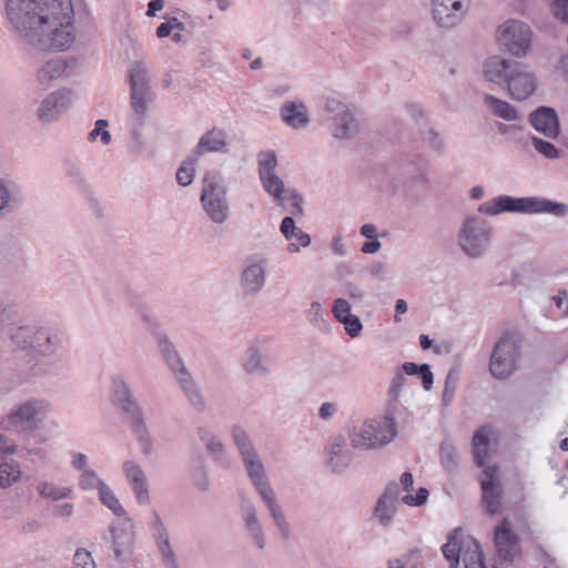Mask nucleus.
Masks as SVG:
<instances>
[{"label": "nucleus", "instance_id": "4d7b16f0", "mask_svg": "<svg viewBox=\"0 0 568 568\" xmlns=\"http://www.w3.org/2000/svg\"><path fill=\"white\" fill-rule=\"evenodd\" d=\"M184 395L187 398V402L190 403V405L195 410L202 413L206 409L207 404L200 390L199 385L191 388V390L185 392Z\"/></svg>", "mask_w": 568, "mask_h": 568}, {"label": "nucleus", "instance_id": "3c124183", "mask_svg": "<svg viewBox=\"0 0 568 568\" xmlns=\"http://www.w3.org/2000/svg\"><path fill=\"white\" fill-rule=\"evenodd\" d=\"M305 314L307 321L315 327L323 328L327 326L326 314L320 302H312Z\"/></svg>", "mask_w": 568, "mask_h": 568}, {"label": "nucleus", "instance_id": "5fc2aeb1", "mask_svg": "<svg viewBox=\"0 0 568 568\" xmlns=\"http://www.w3.org/2000/svg\"><path fill=\"white\" fill-rule=\"evenodd\" d=\"M109 122L104 119H100L95 122V128L89 133V140L95 141L98 138L101 139L104 145H108L111 141V134L108 131Z\"/></svg>", "mask_w": 568, "mask_h": 568}, {"label": "nucleus", "instance_id": "37998d69", "mask_svg": "<svg viewBox=\"0 0 568 568\" xmlns=\"http://www.w3.org/2000/svg\"><path fill=\"white\" fill-rule=\"evenodd\" d=\"M19 202L17 190L0 179V215L13 211Z\"/></svg>", "mask_w": 568, "mask_h": 568}, {"label": "nucleus", "instance_id": "13d9d810", "mask_svg": "<svg viewBox=\"0 0 568 568\" xmlns=\"http://www.w3.org/2000/svg\"><path fill=\"white\" fill-rule=\"evenodd\" d=\"M184 395L187 398V402L190 403V405L195 410L202 413L206 409L207 404L200 390L199 385L191 388V390L185 392Z\"/></svg>", "mask_w": 568, "mask_h": 568}, {"label": "nucleus", "instance_id": "680f3d73", "mask_svg": "<svg viewBox=\"0 0 568 568\" xmlns=\"http://www.w3.org/2000/svg\"><path fill=\"white\" fill-rule=\"evenodd\" d=\"M332 313L338 322L352 315L349 302L343 297L335 298L332 305Z\"/></svg>", "mask_w": 568, "mask_h": 568}, {"label": "nucleus", "instance_id": "09e8293b", "mask_svg": "<svg viewBox=\"0 0 568 568\" xmlns=\"http://www.w3.org/2000/svg\"><path fill=\"white\" fill-rule=\"evenodd\" d=\"M423 141L435 152L443 153L445 150V139L436 129L427 126L422 131Z\"/></svg>", "mask_w": 568, "mask_h": 568}, {"label": "nucleus", "instance_id": "9b49d317", "mask_svg": "<svg viewBox=\"0 0 568 568\" xmlns=\"http://www.w3.org/2000/svg\"><path fill=\"white\" fill-rule=\"evenodd\" d=\"M323 116L328 122V130L337 140L354 138L359 131V123L351 108L342 100L327 98L324 101Z\"/></svg>", "mask_w": 568, "mask_h": 568}, {"label": "nucleus", "instance_id": "39448f33", "mask_svg": "<svg viewBox=\"0 0 568 568\" xmlns=\"http://www.w3.org/2000/svg\"><path fill=\"white\" fill-rule=\"evenodd\" d=\"M111 400L126 416L143 456L150 457L154 452V444L144 418L143 408L135 398L129 383L122 376H114L112 379Z\"/></svg>", "mask_w": 568, "mask_h": 568}, {"label": "nucleus", "instance_id": "0eeeda50", "mask_svg": "<svg viewBox=\"0 0 568 568\" xmlns=\"http://www.w3.org/2000/svg\"><path fill=\"white\" fill-rule=\"evenodd\" d=\"M442 552L453 568H458L460 561L464 568H489L478 540L462 528L448 534Z\"/></svg>", "mask_w": 568, "mask_h": 568}, {"label": "nucleus", "instance_id": "2f4dec72", "mask_svg": "<svg viewBox=\"0 0 568 568\" xmlns=\"http://www.w3.org/2000/svg\"><path fill=\"white\" fill-rule=\"evenodd\" d=\"M211 459L204 454H192L191 457V478L200 491L210 489V465Z\"/></svg>", "mask_w": 568, "mask_h": 568}, {"label": "nucleus", "instance_id": "423d86ee", "mask_svg": "<svg viewBox=\"0 0 568 568\" xmlns=\"http://www.w3.org/2000/svg\"><path fill=\"white\" fill-rule=\"evenodd\" d=\"M396 436L397 424L389 415L366 419L354 425L348 433L351 447L359 452L381 449L392 443Z\"/></svg>", "mask_w": 568, "mask_h": 568}, {"label": "nucleus", "instance_id": "bf43d9fd", "mask_svg": "<svg viewBox=\"0 0 568 568\" xmlns=\"http://www.w3.org/2000/svg\"><path fill=\"white\" fill-rule=\"evenodd\" d=\"M549 10L555 19L568 24V0H552Z\"/></svg>", "mask_w": 568, "mask_h": 568}, {"label": "nucleus", "instance_id": "6ab92c4d", "mask_svg": "<svg viewBox=\"0 0 568 568\" xmlns=\"http://www.w3.org/2000/svg\"><path fill=\"white\" fill-rule=\"evenodd\" d=\"M109 531L114 556L120 559L130 554L135 540V526L132 518L128 515L119 517L110 525Z\"/></svg>", "mask_w": 568, "mask_h": 568}, {"label": "nucleus", "instance_id": "052dcab7", "mask_svg": "<svg viewBox=\"0 0 568 568\" xmlns=\"http://www.w3.org/2000/svg\"><path fill=\"white\" fill-rule=\"evenodd\" d=\"M442 462L446 468H453L457 463V449L450 443H443L440 446Z\"/></svg>", "mask_w": 568, "mask_h": 568}, {"label": "nucleus", "instance_id": "c756f323", "mask_svg": "<svg viewBox=\"0 0 568 568\" xmlns=\"http://www.w3.org/2000/svg\"><path fill=\"white\" fill-rule=\"evenodd\" d=\"M530 123L538 132L547 138H557L560 132L558 116L550 108H539L530 114Z\"/></svg>", "mask_w": 568, "mask_h": 568}, {"label": "nucleus", "instance_id": "4468645a", "mask_svg": "<svg viewBox=\"0 0 568 568\" xmlns=\"http://www.w3.org/2000/svg\"><path fill=\"white\" fill-rule=\"evenodd\" d=\"M496 38L510 54L523 58L530 51L532 31L526 22L510 19L498 27Z\"/></svg>", "mask_w": 568, "mask_h": 568}, {"label": "nucleus", "instance_id": "aec40b11", "mask_svg": "<svg viewBox=\"0 0 568 568\" xmlns=\"http://www.w3.org/2000/svg\"><path fill=\"white\" fill-rule=\"evenodd\" d=\"M77 61L67 57H54L43 62L37 70L36 80L43 89H49L53 82L70 75Z\"/></svg>", "mask_w": 568, "mask_h": 568}, {"label": "nucleus", "instance_id": "e2e57ef3", "mask_svg": "<svg viewBox=\"0 0 568 568\" xmlns=\"http://www.w3.org/2000/svg\"><path fill=\"white\" fill-rule=\"evenodd\" d=\"M344 325V328L348 336L351 337H357L361 332L363 331V324L358 316L356 315H349L342 321H339Z\"/></svg>", "mask_w": 568, "mask_h": 568}, {"label": "nucleus", "instance_id": "0e129e2a", "mask_svg": "<svg viewBox=\"0 0 568 568\" xmlns=\"http://www.w3.org/2000/svg\"><path fill=\"white\" fill-rule=\"evenodd\" d=\"M73 568H97L91 554L85 549H78L73 556Z\"/></svg>", "mask_w": 568, "mask_h": 568}, {"label": "nucleus", "instance_id": "b1692460", "mask_svg": "<svg viewBox=\"0 0 568 568\" xmlns=\"http://www.w3.org/2000/svg\"><path fill=\"white\" fill-rule=\"evenodd\" d=\"M240 514L245 534L258 549H263L266 545V539L256 506L248 498H243L240 505Z\"/></svg>", "mask_w": 568, "mask_h": 568}, {"label": "nucleus", "instance_id": "58836bf2", "mask_svg": "<svg viewBox=\"0 0 568 568\" xmlns=\"http://www.w3.org/2000/svg\"><path fill=\"white\" fill-rule=\"evenodd\" d=\"M399 371L404 375L413 376L417 375L420 377L425 390H430L434 384V375L428 364L417 365L413 362H405Z\"/></svg>", "mask_w": 568, "mask_h": 568}, {"label": "nucleus", "instance_id": "412c9836", "mask_svg": "<svg viewBox=\"0 0 568 568\" xmlns=\"http://www.w3.org/2000/svg\"><path fill=\"white\" fill-rule=\"evenodd\" d=\"M122 471L138 504L149 505L151 503L149 480L142 466L133 459H126L122 464Z\"/></svg>", "mask_w": 568, "mask_h": 568}, {"label": "nucleus", "instance_id": "f8f14e48", "mask_svg": "<svg viewBox=\"0 0 568 568\" xmlns=\"http://www.w3.org/2000/svg\"><path fill=\"white\" fill-rule=\"evenodd\" d=\"M519 339L514 334L504 335L495 345L489 361V372L498 379L509 377L519 366Z\"/></svg>", "mask_w": 568, "mask_h": 568}, {"label": "nucleus", "instance_id": "bb28decb", "mask_svg": "<svg viewBox=\"0 0 568 568\" xmlns=\"http://www.w3.org/2000/svg\"><path fill=\"white\" fill-rule=\"evenodd\" d=\"M497 475V467H487L485 468L483 476L480 478L483 490V505L485 509L491 515L497 514L500 506Z\"/></svg>", "mask_w": 568, "mask_h": 568}, {"label": "nucleus", "instance_id": "cd10ccee", "mask_svg": "<svg viewBox=\"0 0 568 568\" xmlns=\"http://www.w3.org/2000/svg\"><path fill=\"white\" fill-rule=\"evenodd\" d=\"M211 151H213V138L209 132L202 136L193 155L186 159L179 168L176 172V181L180 185L187 186L192 183L199 156Z\"/></svg>", "mask_w": 568, "mask_h": 568}, {"label": "nucleus", "instance_id": "f3484780", "mask_svg": "<svg viewBox=\"0 0 568 568\" xmlns=\"http://www.w3.org/2000/svg\"><path fill=\"white\" fill-rule=\"evenodd\" d=\"M267 280V263L264 258L250 257L240 275V287L245 296H256Z\"/></svg>", "mask_w": 568, "mask_h": 568}, {"label": "nucleus", "instance_id": "473e14b6", "mask_svg": "<svg viewBox=\"0 0 568 568\" xmlns=\"http://www.w3.org/2000/svg\"><path fill=\"white\" fill-rule=\"evenodd\" d=\"M20 464L7 456L0 458V488H9L21 480Z\"/></svg>", "mask_w": 568, "mask_h": 568}, {"label": "nucleus", "instance_id": "f257e3e1", "mask_svg": "<svg viewBox=\"0 0 568 568\" xmlns=\"http://www.w3.org/2000/svg\"><path fill=\"white\" fill-rule=\"evenodd\" d=\"M7 19L19 41L41 52H62L77 39L72 0H6Z\"/></svg>", "mask_w": 568, "mask_h": 568}, {"label": "nucleus", "instance_id": "ea45409f", "mask_svg": "<svg viewBox=\"0 0 568 568\" xmlns=\"http://www.w3.org/2000/svg\"><path fill=\"white\" fill-rule=\"evenodd\" d=\"M37 491L41 497L54 501L71 498L73 495L72 487H61L49 481H40L37 485Z\"/></svg>", "mask_w": 568, "mask_h": 568}, {"label": "nucleus", "instance_id": "a878e982", "mask_svg": "<svg viewBox=\"0 0 568 568\" xmlns=\"http://www.w3.org/2000/svg\"><path fill=\"white\" fill-rule=\"evenodd\" d=\"M353 462V453L346 447L345 440L337 437L326 448V466L335 474L345 473Z\"/></svg>", "mask_w": 568, "mask_h": 568}, {"label": "nucleus", "instance_id": "5701e85b", "mask_svg": "<svg viewBox=\"0 0 568 568\" xmlns=\"http://www.w3.org/2000/svg\"><path fill=\"white\" fill-rule=\"evenodd\" d=\"M152 535L156 544L158 551L165 568H179L174 549L171 545L169 531L156 511L152 513L150 523Z\"/></svg>", "mask_w": 568, "mask_h": 568}, {"label": "nucleus", "instance_id": "864d4df0", "mask_svg": "<svg viewBox=\"0 0 568 568\" xmlns=\"http://www.w3.org/2000/svg\"><path fill=\"white\" fill-rule=\"evenodd\" d=\"M201 203L210 217H213V182L207 173L203 179V190L201 193Z\"/></svg>", "mask_w": 568, "mask_h": 568}, {"label": "nucleus", "instance_id": "2eb2a0df", "mask_svg": "<svg viewBox=\"0 0 568 568\" xmlns=\"http://www.w3.org/2000/svg\"><path fill=\"white\" fill-rule=\"evenodd\" d=\"M507 90L517 101H525L538 89L539 80L534 70L524 63L516 62L507 75Z\"/></svg>", "mask_w": 568, "mask_h": 568}, {"label": "nucleus", "instance_id": "20e7f679", "mask_svg": "<svg viewBox=\"0 0 568 568\" xmlns=\"http://www.w3.org/2000/svg\"><path fill=\"white\" fill-rule=\"evenodd\" d=\"M278 159L274 150H262L256 155V171L263 191L278 206L288 202L292 213L302 215L304 213V197L296 190L287 187L278 174Z\"/></svg>", "mask_w": 568, "mask_h": 568}, {"label": "nucleus", "instance_id": "c9c22d12", "mask_svg": "<svg viewBox=\"0 0 568 568\" xmlns=\"http://www.w3.org/2000/svg\"><path fill=\"white\" fill-rule=\"evenodd\" d=\"M399 371L404 375L413 376L417 375L420 377L425 390H430L434 384V375L428 364L417 365L413 362H405Z\"/></svg>", "mask_w": 568, "mask_h": 568}, {"label": "nucleus", "instance_id": "7ed1b4c3", "mask_svg": "<svg viewBox=\"0 0 568 568\" xmlns=\"http://www.w3.org/2000/svg\"><path fill=\"white\" fill-rule=\"evenodd\" d=\"M232 437L242 457L247 477L265 505L275 528L283 538H290L292 535L291 525L277 501L258 453L243 428L234 426Z\"/></svg>", "mask_w": 568, "mask_h": 568}, {"label": "nucleus", "instance_id": "69168bd1", "mask_svg": "<svg viewBox=\"0 0 568 568\" xmlns=\"http://www.w3.org/2000/svg\"><path fill=\"white\" fill-rule=\"evenodd\" d=\"M405 381H406L405 375L399 369H397L394 377L392 378L389 390H388L389 396L394 400H396L399 397V395L404 388Z\"/></svg>", "mask_w": 568, "mask_h": 568}, {"label": "nucleus", "instance_id": "338daca9", "mask_svg": "<svg viewBox=\"0 0 568 568\" xmlns=\"http://www.w3.org/2000/svg\"><path fill=\"white\" fill-rule=\"evenodd\" d=\"M331 250L334 255L344 257L347 255V246L344 243V237L341 234H335L331 241Z\"/></svg>", "mask_w": 568, "mask_h": 568}, {"label": "nucleus", "instance_id": "1a4fd4ad", "mask_svg": "<svg viewBox=\"0 0 568 568\" xmlns=\"http://www.w3.org/2000/svg\"><path fill=\"white\" fill-rule=\"evenodd\" d=\"M11 339L21 349H31L41 356L54 355L63 345L62 336L48 327L19 326Z\"/></svg>", "mask_w": 568, "mask_h": 568}, {"label": "nucleus", "instance_id": "f704fd0d", "mask_svg": "<svg viewBox=\"0 0 568 568\" xmlns=\"http://www.w3.org/2000/svg\"><path fill=\"white\" fill-rule=\"evenodd\" d=\"M484 103L490 110V112L498 118H501L506 121H515L518 119L517 110L507 101L500 100L490 94H486L484 97Z\"/></svg>", "mask_w": 568, "mask_h": 568}, {"label": "nucleus", "instance_id": "603ef678", "mask_svg": "<svg viewBox=\"0 0 568 568\" xmlns=\"http://www.w3.org/2000/svg\"><path fill=\"white\" fill-rule=\"evenodd\" d=\"M429 496V491L425 487H419L416 494H413L412 490L405 491L403 496L399 495V501L404 503L409 507H419L424 505Z\"/></svg>", "mask_w": 568, "mask_h": 568}, {"label": "nucleus", "instance_id": "c03bdc74", "mask_svg": "<svg viewBox=\"0 0 568 568\" xmlns=\"http://www.w3.org/2000/svg\"><path fill=\"white\" fill-rule=\"evenodd\" d=\"M98 495L100 503L106 507L114 516L119 518L128 515L125 508L109 484Z\"/></svg>", "mask_w": 568, "mask_h": 568}, {"label": "nucleus", "instance_id": "6e6552de", "mask_svg": "<svg viewBox=\"0 0 568 568\" xmlns=\"http://www.w3.org/2000/svg\"><path fill=\"white\" fill-rule=\"evenodd\" d=\"M51 413V404L43 398H29L12 407L3 417L6 430L32 434L38 430Z\"/></svg>", "mask_w": 568, "mask_h": 568}, {"label": "nucleus", "instance_id": "393cba45", "mask_svg": "<svg viewBox=\"0 0 568 568\" xmlns=\"http://www.w3.org/2000/svg\"><path fill=\"white\" fill-rule=\"evenodd\" d=\"M399 505V486L396 483L389 484L378 498L374 508L373 517L383 527H388Z\"/></svg>", "mask_w": 568, "mask_h": 568}, {"label": "nucleus", "instance_id": "dca6fc26", "mask_svg": "<svg viewBox=\"0 0 568 568\" xmlns=\"http://www.w3.org/2000/svg\"><path fill=\"white\" fill-rule=\"evenodd\" d=\"M74 94L62 88L49 93L39 104L37 118L42 124L55 122L72 105Z\"/></svg>", "mask_w": 568, "mask_h": 568}, {"label": "nucleus", "instance_id": "de8ad7c7", "mask_svg": "<svg viewBox=\"0 0 568 568\" xmlns=\"http://www.w3.org/2000/svg\"><path fill=\"white\" fill-rule=\"evenodd\" d=\"M192 454H204L207 458L213 457V436L210 428H197Z\"/></svg>", "mask_w": 568, "mask_h": 568}, {"label": "nucleus", "instance_id": "4c0bfd02", "mask_svg": "<svg viewBox=\"0 0 568 568\" xmlns=\"http://www.w3.org/2000/svg\"><path fill=\"white\" fill-rule=\"evenodd\" d=\"M399 371L404 375L413 376L417 375L420 377L425 390H430L434 384V375L428 364L417 365L413 362H405Z\"/></svg>", "mask_w": 568, "mask_h": 568}, {"label": "nucleus", "instance_id": "7c9ffc66", "mask_svg": "<svg viewBox=\"0 0 568 568\" xmlns=\"http://www.w3.org/2000/svg\"><path fill=\"white\" fill-rule=\"evenodd\" d=\"M281 119L293 129L305 128L310 122L307 108L300 101H287L280 110Z\"/></svg>", "mask_w": 568, "mask_h": 568}, {"label": "nucleus", "instance_id": "4be33fe9", "mask_svg": "<svg viewBox=\"0 0 568 568\" xmlns=\"http://www.w3.org/2000/svg\"><path fill=\"white\" fill-rule=\"evenodd\" d=\"M495 547L500 560L511 562L520 554L519 539L508 520L504 519L495 530Z\"/></svg>", "mask_w": 568, "mask_h": 568}, {"label": "nucleus", "instance_id": "49530a36", "mask_svg": "<svg viewBox=\"0 0 568 568\" xmlns=\"http://www.w3.org/2000/svg\"><path fill=\"white\" fill-rule=\"evenodd\" d=\"M423 568L422 549L418 547L409 549L403 558H393L387 561V568Z\"/></svg>", "mask_w": 568, "mask_h": 568}, {"label": "nucleus", "instance_id": "f03ea898", "mask_svg": "<svg viewBox=\"0 0 568 568\" xmlns=\"http://www.w3.org/2000/svg\"><path fill=\"white\" fill-rule=\"evenodd\" d=\"M505 213L551 214L561 217L568 213V205L540 196L516 197L507 194L485 201L478 205L477 213L467 214L458 225L456 241L464 256L478 261L489 253L494 227L483 216L494 217Z\"/></svg>", "mask_w": 568, "mask_h": 568}, {"label": "nucleus", "instance_id": "a211bd4d", "mask_svg": "<svg viewBox=\"0 0 568 568\" xmlns=\"http://www.w3.org/2000/svg\"><path fill=\"white\" fill-rule=\"evenodd\" d=\"M160 349L183 394L197 385L180 353L169 339L161 341Z\"/></svg>", "mask_w": 568, "mask_h": 568}, {"label": "nucleus", "instance_id": "9d476101", "mask_svg": "<svg viewBox=\"0 0 568 568\" xmlns=\"http://www.w3.org/2000/svg\"><path fill=\"white\" fill-rule=\"evenodd\" d=\"M130 84V106L143 120L152 109L155 93L151 89V75L143 61H135L128 71Z\"/></svg>", "mask_w": 568, "mask_h": 568}, {"label": "nucleus", "instance_id": "72a5a7b5", "mask_svg": "<svg viewBox=\"0 0 568 568\" xmlns=\"http://www.w3.org/2000/svg\"><path fill=\"white\" fill-rule=\"evenodd\" d=\"M246 373L255 376H268L271 371L265 363L264 356L256 346L247 349L246 358L243 363Z\"/></svg>", "mask_w": 568, "mask_h": 568}, {"label": "nucleus", "instance_id": "6e6d98bb", "mask_svg": "<svg viewBox=\"0 0 568 568\" xmlns=\"http://www.w3.org/2000/svg\"><path fill=\"white\" fill-rule=\"evenodd\" d=\"M168 23L173 31H193V23L189 16L185 13H178L174 17L169 18Z\"/></svg>", "mask_w": 568, "mask_h": 568}, {"label": "nucleus", "instance_id": "774afa93", "mask_svg": "<svg viewBox=\"0 0 568 568\" xmlns=\"http://www.w3.org/2000/svg\"><path fill=\"white\" fill-rule=\"evenodd\" d=\"M280 230L286 240H291L300 229L296 227L295 221L292 217L286 216L282 220Z\"/></svg>", "mask_w": 568, "mask_h": 568}, {"label": "nucleus", "instance_id": "c85d7f7f", "mask_svg": "<svg viewBox=\"0 0 568 568\" xmlns=\"http://www.w3.org/2000/svg\"><path fill=\"white\" fill-rule=\"evenodd\" d=\"M515 62L508 61L499 55L488 57L481 65V74L488 82L503 84L507 82V75Z\"/></svg>", "mask_w": 568, "mask_h": 568}, {"label": "nucleus", "instance_id": "e433bc0d", "mask_svg": "<svg viewBox=\"0 0 568 568\" xmlns=\"http://www.w3.org/2000/svg\"><path fill=\"white\" fill-rule=\"evenodd\" d=\"M399 371L404 375L413 376L417 375L420 377L425 390H430L434 384V375L428 364L417 365L413 362H405Z\"/></svg>", "mask_w": 568, "mask_h": 568}, {"label": "nucleus", "instance_id": "ddd939ff", "mask_svg": "<svg viewBox=\"0 0 568 568\" xmlns=\"http://www.w3.org/2000/svg\"><path fill=\"white\" fill-rule=\"evenodd\" d=\"M473 0H429L433 23L444 30L459 27L470 14Z\"/></svg>", "mask_w": 568, "mask_h": 568}, {"label": "nucleus", "instance_id": "79ce46f5", "mask_svg": "<svg viewBox=\"0 0 568 568\" xmlns=\"http://www.w3.org/2000/svg\"><path fill=\"white\" fill-rule=\"evenodd\" d=\"M473 452L478 465H484L489 456V430L479 429L473 438Z\"/></svg>", "mask_w": 568, "mask_h": 568}, {"label": "nucleus", "instance_id": "a19ab883", "mask_svg": "<svg viewBox=\"0 0 568 568\" xmlns=\"http://www.w3.org/2000/svg\"><path fill=\"white\" fill-rule=\"evenodd\" d=\"M19 312L16 302L7 294H0V328L11 326L17 322Z\"/></svg>", "mask_w": 568, "mask_h": 568}, {"label": "nucleus", "instance_id": "a18cd8bd", "mask_svg": "<svg viewBox=\"0 0 568 568\" xmlns=\"http://www.w3.org/2000/svg\"><path fill=\"white\" fill-rule=\"evenodd\" d=\"M79 488L83 491H97L98 494L108 485L95 469L85 470L78 478Z\"/></svg>", "mask_w": 568, "mask_h": 568}, {"label": "nucleus", "instance_id": "8fccbe9b", "mask_svg": "<svg viewBox=\"0 0 568 568\" xmlns=\"http://www.w3.org/2000/svg\"><path fill=\"white\" fill-rule=\"evenodd\" d=\"M531 143H532L535 150L539 154L545 156L546 159L555 160V159H559L560 155H561V151L558 148H556V145L552 144L551 142H549V141L542 140V139L537 138V136H532L531 138Z\"/></svg>", "mask_w": 568, "mask_h": 568}]
</instances>
